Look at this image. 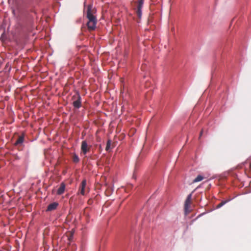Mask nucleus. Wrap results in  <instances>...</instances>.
<instances>
[{
  "instance_id": "10",
  "label": "nucleus",
  "mask_w": 251,
  "mask_h": 251,
  "mask_svg": "<svg viewBox=\"0 0 251 251\" xmlns=\"http://www.w3.org/2000/svg\"><path fill=\"white\" fill-rule=\"evenodd\" d=\"M24 141V136L23 135H21V136H19L18 139L14 143V145L15 146H18L19 145H21L23 143Z\"/></svg>"
},
{
  "instance_id": "6",
  "label": "nucleus",
  "mask_w": 251,
  "mask_h": 251,
  "mask_svg": "<svg viewBox=\"0 0 251 251\" xmlns=\"http://www.w3.org/2000/svg\"><path fill=\"white\" fill-rule=\"evenodd\" d=\"M58 206V203L57 202H53L51 203H50L47 207L46 210L47 211H51L55 209H56Z\"/></svg>"
},
{
  "instance_id": "12",
  "label": "nucleus",
  "mask_w": 251,
  "mask_h": 251,
  "mask_svg": "<svg viewBox=\"0 0 251 251\" xmlns=\"http://www.w3.org/2000/svg\"><path fill=\"white\" fill-rule=\"evenodd\" d=\"M73 161L75 163H77L79 161V158L77 155L75 153H74L72 155Z\"/></svg>"
},
{
  "instance_id": "2",
  "label": "nucleus",
  "mask_w": 251,
  "mask_h": 251,
  "mask_svg": "<svg viewBox=\"0 0 251 251\" xmlns=\"http://www.w3.org/2000/svg\"><path fill=\"white\" fill-rule=\"evenodd\" d=\"M192 193L190 194L187 197L184 203V211L185 215L188 214L190 212V207L192 203Z\"/></svg>"
},
{
  "instance_id": "15",
  "label": "nucleus",
  "mask_w": 251,
  "mask_h": 251,
  "mask_svg": "<svg viewBox=\"0 0 251 251\" xmlns=\"http://www.w3.org/2000/svg\"><path fill=\"white\" fill-rule=\"evenodd\" d=\"M202 133H203V130H201V132H200V137H199V138H200V137L201 136V135H202Z\"/></svg>"
},
{
  "instance_id": "3",
  "label": "nucleus",
  "mask_w": 251,
  "mask_h": 251,
  "mask_svg": "<svg viewBox=\"0 0 251 251\" xmlns=\"http://www.w3.org/2000/svg\"><path fill=\"white\" fill-rule=\"evenodd\" d=\"M144 0H139L137 4L136 13L138 17L140 19L142 17V8L143 7Z\"/></svg>"
},
{
  "instance_id": "13",
  "label": "nucleus",
  "mask_w": 251,
  "mask_h": 251,
  "mask_svg": "<svg viewBox=\"0 0 251 251\" xmlns=\"http://www.w3.org/2000/svg\"><path fill=\"white\" fill-rule=\"evenodd\" d=\"M110 145H111V141H110V140H109L107 141V144H106V148H105V150L106 151H108V150L110 148Z\"/></svg>"
},
{
  "instance_id": "11",
  "label": "nucleus",
  "mask_w": 251,
  "mask_h": 251,
  "mask_svg": "<svg viewBox=\"0 0 251 251\" xmlns=\"http://www.w3.org/2000/svg\"><path fill=\"white\" fill-rule=\"evenodd\" d=\"M205 177L201 175H198L193 181V183H196L202 180Z\"/></svg>"
},
{
  "instance_id": "16",
  "label": "nucleus",
  "mask_w": 251,
  "mask_h": 251,
  "mask_svg": "<svg viewBox=\"0 0 251 251\" xmlns=\"http://www.w3.org/2000/svg\"><path fill=\"white\" fill-rule=\"evenodd\" d=\"M250 170L251 171V163H250Z\"/></svg>"
},
{
  "instance_id": "14",
  "label": "nucleus",
  "mask_w": 251,
  "mask_h": 251,
  "mask_svg": "<svg viewBox=\"0 0 251 251\" xmlns=\"http://www.w3.org/2000/svg\"><path fill=\"white\" fill-rule=\"evenodd\" d=\"M226 203V201H222V202H221V203H220L218 205L217 207H218V208L221 207V206H222L223 205H224Z\"/></svg>"
},
{
  "instance_id": "7",
  "label": "nucleus",
  "mask_w": 251,
  "mask_h": 251,
  "mask_svg": "<svg viewBox=\"0 0 251 251\" xmlns=\"http://www.w3.org/2000/svg\"><path fill=\"white\" fill-rule=\"evenodd\" d=\"M97 22H87V25L89 31L95 29Z\"/></svg>"
},
{
  "instance_id": "5",
  "label": "nucleus",
  "mask_w": 251,
  "mask_h": 251,
  "mask_svg": "<svg viewBox=\"0 0 251 251\" xmlns=\"http://www.w3.org/2000/svg\"><path fill=\"white\" fill-rule=\"evenodd\" d=\"M91 146H88L86 141H83L81 143V150L83 154H86L90 150Z\"/></svg>"
},
{
  "instance_id": "17",
  "label": "nucleus",
  "mask_w": 251,
  "mask_h": 251,
  "mask_svg": "<svg viewBox=\"0 0 251 251\" xmlns=\"http://www.w3.org/2000/svg\"><path fill=\"white\" fill-rule=\"evenodd\" d=\"M201 215H199L198 216V217H200V216H201Z\"/></svg>"
},
{
  "instance_id": "9",
  "label": "nucleus",
  "mask_w": 251,
  "mask_h": 251,
  "mask_svg": "<svg viewBox=\"0 0 251 251\" xmlns=\"http://www.w3.org/2000/svg\"><path fill=\"white\" fill-rule=\"evenodd\" d=\"M65 185L64 183H62L59 187V188L57 190V195H61L65 191Z\"/></svg>"
},
{
  "instance_id": "1",
  "label": "nucleus",
  "mask_w": 251,
  "mask_h": 251,
  "mask_svg": "<svg viewBox=\"0 0 251 251\" xmlns=\"http://www.w3.org/2000/svg\"><path fill=\"white\" fill-rule=\"evenodd\" d=\"M95 10L92 9V6L90 5H88L86 11V17L88 19V22H97V18L94 15Z\"/></svg>"
},
{
  "instance_id": "4",
  "label": "nucleus",
  "mask_w": 251,
  "mask_h": 251,
  "mask_svg": "<svg viewBox=\"0 0 251 251\" xmlns=\"http://www.w3.org/2000/svg\"><path fill=\"white\" fill-rule=\"evenodd\" d=\"M73 99L76 100H74L73 102V105L75 108H79L81 106V98L79 95H77V96H74L73 97Z\"/></svg>"
},
{
  "instance_id": "8",
  "label": "nucleus",
  "mask_w": 251,
  "mask_h": 251,
  "mask_svg": "<svg viewBox=\"0 0 251 251\" xmlns=\"http://www.w3.org/2000/svg\"><path fill=\"white\" fill-rule=\"evenodd\" d=\"M86 185V180H83L81 183L80 186V193L82 195H85V189Z\"/></svg>"
}]
</instances>
